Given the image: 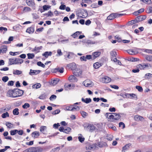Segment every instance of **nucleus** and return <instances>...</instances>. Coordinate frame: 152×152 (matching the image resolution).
Instances as JSON below:
<instances>
[{
    "mask_svg": "<svg viewBox=\"0 0 152 152\" xmlns=\"http://www.w3.org/2000/svg\"><path fill=\"white\" fill-rule=\"evenodd\" d=\"M9 64L10 65L15 64L16 60V58H9Z\"/></svg>",
    "mask_w": 152,
    "mask_h": 152,
    "instance_id": "nucleus-18",
    "label": "nucleus"
},
{
    "mask_svg": "<svg viewBox=\"0 0 152 152\" xmlns=\"http://www.w3.org/2000/svg\"><path fill=\"white\" fill-rule=\"evenodd\" d=\"M13 73L14 75H19L22 74V72L19 70H14Z\"/></svg>",
    "mask_w": 152,
    "mask_h": 152,
    "instance_id": "nucleus-35",
    "label": "nucleus"
},
{
    "mask_svg": "<svg viewBox=\"0 0 152 152\" xmlns=\"http://www.w3.org/2000/svg\"><path fill=\"white\" fill-rule=\"evenodd\" d=\"M101 52L99 51L95 52L93 53L92 54L93 60H94L99 57L101 55Z\"/></svg>",
    "mask_w": 152,
    "mask_h": 152,
    "instance_id": "nucleus-11",
    "label": "nucleus"
},
{
    "mask_svg": "<svg viewBox=\"0 0 152 152\" xmlns=\"http://www.w3.org/2000/svg\"><path fill=\"white\" fill-rule=\"evenodd\" d=\"M88 130L90 132H92L95 130L96 127L92 124H89L87 126Z\"/></svg>",
    "mask_w": 152,
    "mask_h": 152,
    "instance_id": "nucleus-6",
    "label": "nucleus"
},
{
    "mask_svg": "<svg viewBox=\"0 0 152 152\" xmlns=\"http://www.w3.org/2000/svg\"><path fill=\"white\" fill-rule=\"evenodd\" d=\"M34 31V27L33 26L28 28L26 30V32L29 34L33 33Z\"/></svg>",
    "mask_w": 152,
    "mask_h": 152,
    "instance_id": "nucleus-17",
    "label": "nucleus"
},
{
    "mask_svg": "<svg viewBox=\"0 0 152 152\" xmlns=\"http://www.w3.org/2000/svg\"><path fill=\"white\" fill-rule=\"evenodd\" d=\"M127 52L130 54L134 55L138 53V52H135L134 50H127Z\"/></svg>",
    "mask_w": 152,
    "mask_h": 152,
    "instance_id": "nucleus-30",
    "label": "nucleus"
},
{
    "mask_svg": "<svg viewBox=\"0 0 152 152\" xmlns=\"http://www.w3.org/2000/svg\"><path fill=\"white\" fill-rule=\"evenodd\" d=\"M24 152H35V151L34 147H32L26 150Z\"/></svg>",
    "mask_w": 152,
    "mask_h": 152,
    "instance_id": "nucleus-29",
    "label": "nucleus"
},
{
    "mask_svg": "<svg viewBox=\"0 0 152 152\" xmlns=\"http://www.w3.org/2000/svg\"><path fill=\"white\" fill-rule=\"evenodd\" d=\"M113 13L110 14L107 18V19L108 20H111L114 18Z\"/></svg>",
    "mask_w": 152,
    "mask_h": 152,
    "instance_id": "nucleus-42",
    "label": "nucleus"
},
{
    "mask_svg": "<svg viewBox=\"0 0 152 152\" xmlns=\"http://www.w3.org/2000/svg\"><path fill=\"white\" fill-rule=\"evenodd\" d=\"M146 59L149 61H152V56L150 55H147L145 57Z\"/></svg>",
    "mask_w": 152,
    "mask_h": 152,
    "instance_id": "nucleus-49",
    "label": "nucleus"
},
{
    "mask_svg": "<svg viewBox=\"0 0 152 152\" xmlns=\"http://www.w3.org/2000/svg\"><path fill=\"white\" fill-rule=\"evenodd\" d=\"M59 80L58 79H56L53 80L51 81V84L52 85L54 86L56 85L59 82Z\"/></svg>",
    "mask_w": 152,
    "mask_h": 152,
    "instance_id": "nucleus-36",
    "label": "nucleus"
},
{
    "mask_svg": "<svg viewBox=\"0 0 152 152\" xmlns=\"http://www.w3.org/2000/svg\"><path fill=\"white\" fill-rule=\"evenodd\" d=\"M9 116V114L7 112H6L5 113H4L2 114L1 115V117L3 118H5Z\"/></svg>",
    "mask_w": 152,
    "mask_h": 152,
    "instance_id": "nucleus-48",
    "label": "nucleus"
},
{
    "mask_svg": "<svg viewBox=\"0 0 152 152\" xmlns=\"http://www.w3.org/2000/svg\"><path fill=\"white\" fill-rule=\"evenodd\" d=\"M146 18V16L145 15H140L137 16L136 18L137 20L138 23L139 22L141 21L145 20Z\"/></svg>",
    "mask_w": 152,
    "mask_h": 152,
    "instance_id": "nucleus-8",
    "label": "nucleus"
},
{
    "mask_svg": "<svg viewBox=\"0 0 152 152\" xmlns=\"http://www.w3.org/2000/svg\"><path fill=\"white\" fill-rule=\"evenodd\" d=\"M1 49V52L2 53H6L7 50V47L6 46L4 45L2 46Z\"/></svg>",
    "mask_w": 152,
    "mask_h": 152,
    "instance_id": "nucleus-23",
    "label": "nucleus"
},
{
    "mask_svg": "<svg viewBox=\"0 0 152 152\" xmlns=\"http://www.w3.org/2000/svg\"><path fill=\"white\" fill-rule=\"evenodd\" d=\"M130 145L129 144L126 145L124 146L123 147V151L124 152L126 150L128 149H129Z\"/></svg>",
    "mask_w": 152,
    "mask_h": 152,
    "instance_id": "nucleus-39",
    "label": "nucleus"
},
{
    "mask_svg": "<svg viewBox=\"0 0 152 152\" xmlns=\"http://www.w3.org/2000/svg\"><path fill=\"white\" fill-rule=\"evenodd\" d=\"M109 116V119L113 120H118L121 117L120 114H117L116 113H113Z\"/></svg>",
    "mask_w": 152,
    "mask_h": 152,
    "instance_id": "nucleus-2",
    "label": "nucleus"
},
{
    "mask_svg": "<svg viewBox=\"0 0 152 152\" xmlns=\"http://www.w3.org/2000/svg\"><path fill=\"white\" fill-rule=\"evenodd\" d=\"M80 113L82 116L83 118L86 117L88 115V114L87 113L84 111H82L80 112Z\"/></svg>",
    "mask_w": 152,
    "mask_h": 152,
    "instance_id": "nucleus-47",
    "label": "nucleus"
},
{
    "mask_svg": "<svg viewBox=\"0 0 152 152\" xmlns=\"http://www.w3.org/2000/svg\"><path fill=\"white\" fill-rule=\"evenodd\" d=\"M81 100L83 102L86 104H88L91 101V99L90 98H86L85 99L83 98L81 99Z\"/></svg>",
    "mask_w": 152,
    "mask_h": 152,
    "instance_id": "nucleus-21",
    "label": "nucleus"
},
{
    "mask_svg": "<svg viewBox=\"0 0 152 152\" xmlns=\"http://www.w3.org/2000/svg\"><path fill=\"white\" fill-rule=\"evenodd\" d=\"M42 48V46H40L39 47H35L34 48L33 51H36L37 52H39V50L41 49Z\"/></svg>",
    "mask_w": 152,
    "mask_h": 152,
    "instance_id": "nucleus-43",
    "label": "nucleus"
},
{
    "mask_svg": "<svg viewBox=\"0 0 152 152\" xmlns=\"http://www.w3.org/2000/svg\"><path fill=\"white\" fill-rule=\"evenodd\" d=\"M35 152H42L43 151V148L40 147H34Z\"/></svg>",
    "mask_w": 152,
    "mask_h": 152,
    "instance_id": "nucleus-22",
    "label": "nucleus"
},
{
    "mask_svg": "<svg viewBox=\"0 0 152 152\" xmlns=\"http://www.w3.org/2000/svg\"><path fill=\"white\" fill-rule=\"evenodd\" d=\"M80 136L78 137V139L79 141L81 142H83L85 138L84 137H82V135L81 134H79Z\"/></svg>",
    "mask_w": 152,
    "mask_h": 152,
    "instance_id": "nucleus-41",
    "label": "nucleus"
},
{
    "mask_svg": "<svg viewBox=\"0 0 152 152\" xmlns=\"http://www.w3.org/2000/svg\"><path fill=\"white\" fill-rule=\"evenodd\" d=\"M101 66L100 64L98 62L94 63L93 65V66L96 69H98Z\"/></svg>",
    "mask_w": 152,
    "mask_h": 152,
    "instance_id": "nucleus-31",
    "label": "nucleus"
},
{
    "mask_svg": "<svg viewBox=\"0 0 152 152\" xmlns=\"http://www.w3.org/2000/svg\"><path fill=\"white\" fill-rule=\"evenodd\" d=\"M110 54L111 56V58L112 60H113L114 62H115L117 60L116 56V52L112 51L110 52Z\"/></svg>",
    "mask_w": 152,
    "mask_h": 152,
    "instance_id": "nucleus-4",
    "label": "nucleus"
},
{
    "mask_svg": "<svg viewBox=\"0 0 152 152\" xmlns=\"http://www.w3.org/2000/svg\"><path fill=\"white\" fill-rule=\"evenodd\" d=\"M6 125L7 126V127L9 128L10 129H11L12 128H14L13 124L9 122H6Z\"/></svg>",
    "mask_w": 152,
    "mask_h": 152,
    "instance_id": "nucleus-27",
    "label": "nucleus"
},
{
    "mask_svg": "<svg viewBox=\"0 0 152 152\" xmlns=\"http://www.w3.org/2000/svg\"><path fill=\"white\" fill-rule=\"evenodd\" d=\"M14 82L13 81H10L8 83L7 85L8 86H12L14 85Z\"/></svg>",
    "mask_w": 152,
    "mask_h": 152,
    "instance_id": "nucleus-63",
    "label": "nucleus"
},
{
    "mask_svg": "<svg viewBox=\"0 0 152 152\" xmlns=\"http://www.w3.org/2000/svg\"><path fill=\"white\" fill-rule=\"evenodd\" d=\"M136 88L139 91L142 92L143 91V89L142 87L139 86H136Z\"/></svg>",
    "mask_w": 152,
    "mask_h": 152,
    "instance_id": "nucleus-51",
    "label": "nucleus"
},
{
    "mask_svg": "<svg viewBox=\"0 0 152 152\" xmlns=\"http://www.w3.org/2000/svg\"><path fill=\"white\" fill-rule=\"evenodd\" d=\"M71 129L70 128L67 127L66 129H64V132L66 134H68L71 131Z\"/></svg>",
    "mask_w": 152,
    "mask_h": 152,
    "instance_id": "nucleus-52",
    "label": "nucleus"
},
{
    "mask_svg": "<svg viewBox=\"0 0 152 152\" xmlns=\"http://www.w3.org/2000/svg\"><path fill=\"white\" fill-rule=\"evenodd\" d=\"M82 73V71L80 69H77L73 73L74 75L76 76H79L81 75Z\"/></svg>",
    "mask_w": 152,
    "mask_h": 152,
    "instance_id": "nucleus-14",
    "label": "nucleus"
},
{
    "mask_svg": "<svg viewBox=\"0 0 152 152\" xmlns=\"http://www.w3.org/2000/svg\"><path fill=\"white\" fill-rule=\"evenodd\" d=\"M17 132L19 135H22L23 133V131L22 130H18V132Z\"/></svg>",
    "mask_w": 152,
    "mask_h": 152,
    "instance_id": "nucleus-64",
    "label": "nucleus"
},
{
    "mask_svg": "<svg viewBox=\"0 0 152 152\" xmlns=\"http://www.w3.org/2000/svg\"><path fill=\"white\" fill-rule=\"evenodd\" d=\"M96 144V146H98L100 148L105 147L107 145V144L105 142H98L97 144Z\"/></svg>",
    "mask_w": 152,
    "mask_h": 152,
    "instance_id": "nucleus-15",
    "label": "nucleus"
},
{
    "mask_svg": "<svg viewBox=\"0 0 152 152\" xmlns=\"http://www.w3.org/2000/svg\"><path fill=\"white\" fill-rule=\"evenodd\" d=\"M52 53L51 52L46 51L43 54V56H45L46 58L48 57V56H51L52 55Z\"/></svg>",
    "mask_w": 152,
    "mask_h": 152,
    "instance_id": "nucleus-28",
    "label": "nucleus"
},
{
    "mask_svg": "<svg viewBox=\"0 0 152 152\" xmlns=\"http://www.w3.org/2000/svg\"><path fill=\"white\" fill-rule=\"evenodd\" d=\"M83 18H86L88 16L87 11L86 10H83Z\"/></svg>",
    "mask_w": 152,
    "mask_h": 152,
    "instance_id": "nucleus-46",
    "label": "nucleus"
},
{
    "mask_svg": "<svg viewBox=\"0 0 152 152\" xmlns=\"http://www.w3.org/2000/svg\"><path fill=\"white\" fill-rule=\"evenodd\" d=\"M60 112V110L59 109H57L53 111L52 114L53 115H55L58 114Z\"/></svg>",
    "mask_w": 152,
    "mask_h": 152,
    "instance_id": "nucleus-58",
    "label": "nucleus"
},
{
    "mask_svg": "<svg viewBox=\"0 0 152 152\" xmlns=\"http://www.w3.org/2000/svg\"><path fill=\"white\" fill-rule=\"evenodd\" d=\"M37 64L38 66H41L43 68H45V65L43 64L42 63L41 61L37 62Z\"/></svg>",
    "mask_w": 152,
    "mask_h": 152,
    "instance_id": "nucleus-45",
    "label": "nucleus"
},
{
    "mask_svg": "<svg viewBox=\"0 0 152 152\" xmlns=\"http://www.w3.org/2000/svg\"><path fill=\"white\" fill-rule=\"evenodd\" d=\"M28 58V59H31L34 57V53H28L27 54Z\"/></svg>",
    "mask_w": 152,
    "mask_h": 152,
    "instance_id": "nucleus-33",
    "label": "nucleus"
},
{
    "mask_svg": "<svg viewBox=\"0 0 152 152\" xmlns=\"http://www.w3.org/2000/svg\"><path fill=\"white\" fill-rule=\"evenodd\" d=\"M31 9L30 8L28 7H25L24 8L23 11H26V12L30 11Z\"/></svg>",
    "mask_w": 152,
    "mask_h": 152,
    "instance_id": "nucleus-62",
    "label": "nucleus"
},
{
    "mask_svg": "<svg viewBox=\"0 0 152 152\" xmlns=\"http://www.w3.org/2000/svg\"><path fill=\"white\" fill-rule=\"evenodd\" d=\"M140 1H142L145 3L148 4H150L151 2V0H140Z\"/></svg>",
    "mask_w": 152,
    "mask_h": 152,
    "instance_id": "nucleus-59",
    "label": "nucleus"
},
{
    "mask_svg": "<svg viewBox=\"0 0 152 152\" xmlns=\"http://www.w3.org/2000/svg\"><path fill=\"white\" fill-rule=\"evenodd\" d=\"M129 94H127L126 93H125V94H121L120 96H122L124 98H129Z\"/></svg>",
    "mask_w": 152,
    "mask_h": 152,
    "instance_id": "nucleus-56",
    "label": "nucleus"
},
{
    "mask_svg": "<svg viewBox=\"0 0 152 152\" xmlns=\"http://www.w3.org/2000/svg\"><path fill=\"white\" fill-rule=\"evenodd\" d=\"M150 77H152V74L147 73L145 75V79H149Z\"/></svg>",
    "mask_w": 152,
    "mask_h": 152,
    "instance_id": "nucleus-57",
    "label": "nucleus"
},
{
    "mask_svg": "<svg viewBox=\"0 0 152 152\" xmlns=\"http://www.w3.org/2000/svg\"><path fill=\"white\" fill-rule=\"evenodd\" d=\"M46 95L45 94H42L40 96H39V98L40 99H44L46 98Z\"/></svg>",
    "mask_w": 152,
    "mask_h": 152,
    "instance_id": "nucleus-55",
    "label": "nucleus"
},
{
    "mask_svg": "<svg viewBox=\"0 0 152 152\" xmlns=\"http://www.w3.org/2000/svg\"><path fill=\"white\" fill-rule=\"evenodd\" d=\"M41 72L40 70H34L31 69H30V72H29V74L31 75H37L39 73Z\"/></svg>",
    "mask_w": 152,
    "mask_h": 152,
    "instance_id": "nucleus-12",
    "label": "nucleus"
},
{
    "mask_svg": "<svg viewBox=\"0 0 152 152\" xmlns=\"http://www.w3.org/2000/svg\"><path fill=\"white\" fill-rule=\"evenodd\" d=\"M96 144H91L90 143H88L86 145V149H88L90 150H93L95 149L97 146H96Z\"/></svg>",
    "mask_w": 152,
    "mask_h": 152,
    "instance_id": "nucleus-3",
    "label": "nucleus"
},
{
    "mask_svg": "<svg viewBox=\"0 0 152 152\" xmlns=\"http://www.w3.org/2000/svg\"><path fill=\"white\" fill-rule=\"evenodd\" d=\"M82 33V32L81 31H77L75 33L73 34H72L71 36L74 38H75L77 37L78 36L81 34Z\"/></svg>",
    "mask_w": 152,
    "mask_h": 152,
    "instance_id": "nucleus-24",
    "label": "nucleus"
},
{
    "mask_svg": "<svg viewBox=\"0 0 152 152\" xmlns=\"http://www.w3.org/2000/svg\"><path fill=\"white\" fill-rule=\"evenodd\" d=\"M47 129V127L46 126H42L40 127V132L42 133L43 134H45L44 132Z\"/></svg>",
    "mask_w": 152,
    "mask_h": 152,
    "instance_id": "nucleus-32",
    "label": "nucleus"
},
{
    "mask_svg": "<svg viewBox=\"0 0 152 152\" xmlns=\"http://www.w3.org/2000/svg\"><path fill=\"white\" fill-rule=\"evenodd\" d=\"M69 81L71 82H76L78 81L77 78L73 75L70 76L68 78Z\"/></svg>",
    "mask_w": 152,
    "mask_h": 152,
    "instance_id": "nucleus-5",
    "label": "nucleus"
},
{
    "mask_svg": "<svg viewBox=\"0 0 152 152\" xmlns=\"http://www.w3.org/2000/svg\"><path fill=\"white\" fill-rule=\"evenodd\" d=\"M86 60H90L91 59L93 60V57L92 55H87L86 56Z\"/></svg>",
    "mask_w": 152,
    "mask_h": 152,
    "instance_id": "nucleus-60",
    "label": "nucleus"
},
{
    "mask_svg": "<svg viewBox=\"0 0 152 152\" xmlns=\"http://www.w3.org/2000/svg\"><path fill=\"white\" fill-rule=\"evenodd\" d=\"M50 7V6H48L47 5L43 6L42 7L43 9L44 10H47L49 9Z\"/></svg>",
    "mask_w": 152,
    "mask_h": 152,
    "instance_id": "nucleus-53",
    "label": "nucleus"
},
{
    "mask_svg": "<svg viewBox=\"0 0 152 152\" xmlns=\"http://www.w3.org/2000/svg\"><path fill=\"white\" fill-rule=\"evenodd\" d=\"M67 66L69 68H71L72 69H74L76 67V64L74 63L67 64Z\"/></svg>",
    "mask_w": 152,
    "mask_h": 152,
    "instance_id": "nucleus-16",
    "label": "nucleus"
},
{
    "mask_svg": "<svg viewBox=\"0 0 152 152\" xmlns=\"http://www.w3.org/2000/svg\"><path fill=\"white\" fill-rule=\"evenodd\" d=\"M31 135L32 137L37 138L39 135V132L37 131H35L33 132Z\"/></svg>",
    "mask_w": 152,
    "mask_h": 152,
    "instance_id": "nucleus-19",
    "label": "nucleus"
},
{
    "mask_svg": "<svg viewBox=\"0 0 152 152\" xmlns=\"http://www.w3.org/2000/svg\"><path fill=\"white\" fill-rule=\"evenodd\" d=\"M111 80V78L107 76H105L104 78H102L101 80L104 83H109Z\"/></svg>",
    "mask_w": 152,
    "mask_h": 152,
    "instance_id": "nucleus-7",
    "label": "nucleus"
},
{
    "mask_svg": "<svg viewBox=\"0 0 152 152\" xmlns=\"http://www.w3.org/2000/svg\"><path fill=\"white\" fill-rule=\"evenodd\" d=\"M30 107V105L28 103H25L22 106V107L24 109H27Z\"/></svg>",
    "mask_w": 152,
    "mask_h": 152,
    "instance_id": "nucleus-50",
    "label": "nucleus"
},
{
    "mask_svg": "<svg viewBox=\"0 0 152 152\" xmlns=\"http://www.w3.org/2000/svg\"><path fill=\"white\" fill-rule=\"evenodd\" d=\"M128 23L129 24L132 25L135 23H137L138 22L136 18L135 19L129 21L128 22Z\"/></svg>",
    "mask_w": 152,
    "mask_h": 152,
    "instance_id": "nucleus-40",
    "label": "nucleus"
},
{
    "mask_svg": "<svg viewBox=\"0 0 152 152\" xmlns=\"http://www.w3.org/2000/svg\"><path fill=\"white\" fill-rule=\"evenodd\" d=\"M16 64H20L23 62V60L19 58H16Z\"/></svg>",
    "mask_w": 152,
    "mask_h": 152,
    "instance_id": "nucleus-26",
    "label": "nucleus"
},
{
    "mask_svg": "<svg viewBox=\"0 0 152 152\" xmlns=\"http://www.w3.org/2000/svg\"><path fill=\"white\" fill-rule=\"evenodd\" d=\"M71 86L72 85L70 84L69 85L65 84L64 85L65 89L66 90H68V89H70V88Z\"/></svg>",
    "mask_w": 152,
    "mask_h": 152,
    "instance_id": "nucleus-44",
    "label": "nucleus"
},
{
    "mask_svg": "<svg viewBox=\"0 0 152 152\" xmlns=\"http://www.w3.org/2000/svg\"><path fill=\"white\" fill-rule=\"evenodd\" d=\"M18 132L17 129H14L12 130H11L10 131V135H15Z\"/></svg>",
    "mask_w": 152,
    "mask_h": 152,
    "instance_id": "nucleus-37",
    "label": "nucleus"
},
{
    "mask_svg": "<svg viewBox=\"0 0 152 152\" xmlns=\"http://www.w3.org/2000/svg\"><path fill=\"white\" fill-rule=\"evenodd\" d=\"M24 91L18 88L14 89L13 98H16L22 96L23 94Z\"/></svg>",
    "mask_w": 152,
    "mask_h": 152,
    "instance_id": "nucleus-1",
    "label": "nucleus"
},
{
    "mask_svg": "<svg viewBox=\"0 0 152 152\" xmlns=\"http://www.w3.org/2000/svg\"><path fill=\"white\" fill-rule=\"evenodd\" d=\"M26 3L29 6L33 7L35 5L34 2L33 0H26Z\"/></svg>",
    "mask_w": 152,
    "mask_h": 152,
    "instance_id": "nucleus-10",
    "label": "nucleus"
},
{
    "mask_svg": "<svg viewBox=\"0 0 152 152\" xmlns=\"http://www.w3.org/2000/svg\"><path fill=\"white\" fill-rule=\"evenodd\" d=\"M137 68L142 70L144 69L145 68H146V66L145 65V64H142L137 65Z\"/></svg>",
    "mask_w": 152,
    "mask_h": 152,
    "instance_id": "nucleus-20",
    "label": "nucleus"
},
{
    "mask_svg": "<svg viewBox=\"0 0 152 152\" xmlns=\"http://www.w3.org/2000/svg\"><path fill=\"white\" fill-rule=\"evenodd\" d=\"M146 12L148 14L152 13V7H149L147 8L146 10Z\"/></svg>",
    "mask_w": 152,
    "mask_h": 152,
    "instance_id": "nucleus-38",
    "label": "nucleus"
},
{
    "mask_svg": "<svg viewBox=\"0 0 152 152\" xmlns=\"http://www.w3.org/2000/svg\"><path fill=\"white\" fill-rule=\"evenodd\" d=\"M92 82L89 79H87L83 82L84 86L87 87L91 86L92 85Z\"/></svg>",
    "mask_w": 152,
    "mask_h": 152,
    "instance_id": "nucleus-9",
    "label": "nucleus"
},
{
    "mask_svg": "<svg viewBox=\"0 0 152 152\" xmlns=\"http://www.w3.org/2000/svg\"><path fill=\"white\" fill-rule=\"evenodd\" d=\"M73 54L71 52H69V54L67 56V58L69 59H71L72 58Z\"/></svg>",
    "mask_w": 152,
    "mask_h": 152,
    "instance_id": "nucleus-61",
    "label": "nucleus"
},
{
    "mask_svg": "<svg viewBox=\"0 0 152 152\" xmlns=\"http://www.w3.org/2000/svg\"><path fill=\"white\" fill-rule=\"evenodd\" d=\"M14 94V89L13 90H10L7 92V96L12 97L13 98Z\"/></svg>",
    "mask_w": 152,
    "mask_h": 152,
    "instance_id": "nucleus-13",
    "label": "nucleus"
},
{
    "mask_svg": "<svg viewBox=\"0 0 152 152\" xmlns=\"http://www.w3.org/2000/svg\"><path fill=\"white\" fill-rule=\"evenodd\" d=\"M19 109L18 108H16L13 110V113L14 115H17L19 114V112H18Z\"/></svg>",
    "mask_w": 152,
    "mask_h": 152,
    "instance_id": "nucleus-34",
    "label": "nucleus"
},
{
    "mask_svg": "<svg viewBox=\"0 0 152 152\" xmlns=\"http://www.w3.org/2000/svg\"><path fill=\"white\" fill-rule=\"evenodd\" d=\"M9 80V77H8L5 76L2 77V80L4 82H6Z\"/></svg>",
    "mask_w": 152,
    "mask_h": 152,
    "instance_id": "nucleus-54",
    "label": "nucleus"
},
{
    "mask_svg": "<svg viewBox=\"0 0 152 152\" xmlns=\"http://www.w3.org/2000/svg\"><path fill=\"white\" fill-rule=\"evenodd\" d=\"M72 111H75V110L77 111H78L80 110V108L78 106L75 105L74 104L73 105H72Z\"/></svg>",
    "mask_w": 152,
    "mask_h": 152,
    "instance_id": "nucleus-25",
    "label": "nucleus"
}]
</instances>
